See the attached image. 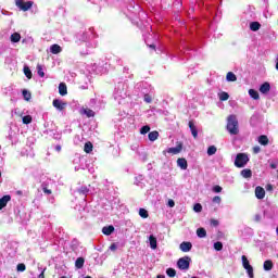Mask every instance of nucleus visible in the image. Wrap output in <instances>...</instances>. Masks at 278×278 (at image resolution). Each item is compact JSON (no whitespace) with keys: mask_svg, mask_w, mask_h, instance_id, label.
Here are the masks:
<instances>
[{"mask_svg":"<svg viewBox=\"0 0 278 278\" xmlns=\"http://www.w3.org/2000/svg\"><path fill=\"white\" fill-rule=\"evenodd\" d=\"M166 275H168L169 277H176L177 276V270H175V268H167L166 269Z\"/></svg>","mask_w":278,"mask_h":278,"instance_id":"obj_33","label":"nucleus"},{"mask_svg":"<svg viewBox=\"0 0 278 278\" xmlns=\"http://www.w3.org/2000/svg\"><path fill=\"white\" fill-rule=\"evenodd\" d=\"M16 194L21 197L23 194V191H16Z\"/></svg>","mask_w":278,"mask_h":278,"instance_id":"obj_58","label":"nucleus"},{"mask_svg":"<svg viewBox=\"0 0 278 278\" xmlns=\"http://www.w3.org/2000/svg\"><path fill=\"white\" fill-rule=\"evenodd\" d=\"M0 178H1V172H0Z\"/></svg>","mask_w":278,"mask_h":278,"instance_id":"obj_63","label":"nucleus"},{"mask_svg":"<svg viewBox=\"0 0 278 278\" xmlns=\"http://www.w3.org/2000/svg\"><path fill=\"white\" fill-rule=\"evenodd\" d=\"M92 149H94V147L92 146V142L88 141L85 143V147H84L85 153H92Z\"/></svg>","mask_w":278,"mask_h":278,"instance_id":"obj_25","label":"nucleus"},{"mask_svg":"<svg viewBox=\"0 0 278 278\" xmlns=\"http://www.w3.org/2000/svg\"><path fill=\"white\" fill-rule=\"evenodd\" d=\"M249 154L247 153H238L235 159V166L237 168H244L247 164H249Z\"/></svg>","mask_w":278,"mask_h":278,"instance_id":"obj_2","label":"nucleus"},{"mask_svg":"<svg viewBox=\"0 0 278 278\" xmlns=\"http://www.w3.org/2000/svg\"><path fill=\"white\" fill-rule=\"evenodd\" d=\"M273 267H274V264L271 260H267L263 264L264 270H270Z\"/></svg>","mask_w":278,"mask_h":278,"instance_id":"obj_26","label":"nucleus"},{"mask_svg":"<svg viewBox=\"0 0 278 278\" xmlns=\"http://www.w3.org/2000/svg\"><path fill=\"white\" fill-rule=\"evenodd\" d=\"M15 5L20 10H22V12H27L31 10V8L34 7V2L33 1L25 2V0H15Z\"/></svg>","mask_w":278,"mask_h":278,"instance_id":"obj_4","label":"nucleus"},{"mask_svg":"<svg viewBox=\"0 0 278 278\" xmlns=\"http://www.w3.org/2000/svg\"><path fill=\"white\" fill-rule=\"evenodd\" d=\"M84 264H86V260H85L84 257H78V258L75 261V266H76V268H78V269L84 268Z\"/></svg>","mask_w":278,"mask_h":278,"instance_id":"obj_20","label":"nucleus"},{"mask_svg":"<svg viewBox=\"0 0 278 278\" xmlns=\"http://www.w3.org/2000/svg\"><path fill=\"white\" fill-rule=\"evenodd\" d=\"M22 94H23L25 101H29V99H31V93L25 89L22 91Z\"/></svg>","mask_w":278,"mask_h":278,"instance_id":"obj_34","label":"nucleus"},{"mask_svg":"<svg viewBox=\"0 0 278 278\" xmlns=\"http://www.w3.org/2000/svg\"><path fill=\"white\" fill-rule=\"evenodd\" d=\"M266 190H267V191H273V185H270V184L267 185V186H266Z\"/></svg>","mask_w":278,"mask_h":278,"instance_id":"obj_52","label":"nucleus"},{"mask_svg":"<svg viewBox=\"0 0 278 278\" xmlns=\"http://www.w3.org/2000/svg\"><path fill=\"white\" fill-rule=\"evenodd\" d=\"M188 125H189V129L191 131L192 137L194 138V140H197V138H199V129L194 124V119L189 121Z\"/></svg>","mask_w":278,"mask_h":278,"instance_id":"obj_7","label":"nucleus"},{"mask_svg":"<svg viewBox=\"0 0 278 278\" xmlns=\"http://www.w3.org/2000/svg\"><path fill=\"white\" fill-rule=\"evenodd\" d=\"M149 242H150V248L155 250L157 249V238H155V236L151 235L149 237Z\"/></svg>","mask_w":278,"mask_h":278,"instance_id":"obj_18","label":"nucleus"},{"mask_svg":"<svg viewBox=\"0 0 278 278\" xmlns=\"http://www.w3.org/2000/svg\"><path fill=\"white\" fill-rule=\"evenodd\" d=\"M26 266H25V264H23V263H20L18 265H17V271L18 273H25V270H26Z\"/></svg>","mask_w":278,"mask_h":278,"instance_id":"obj_38","label":"nucleus"},{"mask_svg":"<svg viewBox=\"0 0 278 278\" xmlns=\"http://www.w3.org/2000/svg\"><path fill=\"white\" fill-rule=\"evenodd\" d=\"M211 225H213V227H218V220L217 219H211Z\"/></svg>","mask_w":278,"mask_h":278,"instance_id":"obj_50","label":"nucleus"},{"mask_svg":"<svg viewBox=\"0 0 278 278\" xmlns=\"http://www.w3.org/2000/svg\"><path fill=\"white\" fill-rule=\"evenodd\" d=\"M156 278H166L164 275H157Z\"/></svg>","mask_w":278,"mask_h":278,"instance_id":"obj_56","label":"nucleus"},{"mask_svg":"<svg viewBox=\"0 0 278 278\" xmlns=\"http://www.w3.org/2000/svg\"><path fill=\"white\" fill-rule=\"evenodd\" d=\"M226 81H238V76L233 72H228L226 75Z\"/></svg>","mask_w":278,"mask_h":278,"instance_id":"obj_22","label":"nucleus"},{"mask_svg":"<svg viewBox=\"0 0 278 278\" xmlns=\"http://www.w3.org/2000/svg\"><path fill=\"white\" fill-rule=\"evenodd\" d=\"M215 251H223V242L217 241L214 243Z\"/></svg>","mask_w":278,"mask_h":278,"instance_id":"obj_37","label":"nucleus"},{"mask_svg":"<svg viewBox=\"0 0 278 278\" xmlns=\"http://www.w3.org/2000/svg\"><path fill=\"white\" fill-rule=\"evenodd\" d=\"M194 212H203V206L201 205V203H197L193 206Z\"/></svg>","mask_w":278,"mask_h":278,"instance_id":"obj_40","label":"nucleus"},{"mask_svg":"<svg viewBox=\"0 0 278 278\" xmlns=\"http://www.w3.org/2000/svg\"><path fill=\"white\" fill-rule=\"evenodd\" d=\"M102 233H104V236H112V233H114V226H104L102 228Z\"/></svg>","mask_w":278,"mask_h":278,"instance_id":"obj_16","label":"nucleus"},{"mask_svg":"<svg viewBox=\"0 0 278 278\" xmlns=\"http://www.w3.org/2000/svg\"><path fill=\"white\" fill-rule=\"evenodd\" d=\"M148 138H149L150 142H155V140H157V138H160V132L157 130H153V131L149 132Z\"/></svg>","mask_w":278,"mask_h":278,"instance_id":"obj_15","label":"nucleus"},{"mask_svg":"<svg viewBox=\"0 0 278 278\" xmlns=\"http://www.w3.org/2000/svg\"><path fill=\"white\" fill-rule=\"evenodd\" d=\"M220 201H222V199H220L219 195H215V197L213 198V203L220 204Z\"/></svg>","mask_w":278,"mask_h":278,"instance_id":"obj_46","label":"nucleus"},{"mask_svg":"<svg viewBox=\"0 0 278 278\" xmlns=\"http://www.w3.org/2000/svg\"><path fill=\"white\" fill-rule=\"evenodd\" d=\"M149 131H151V127L149 125L142 126L140 129V134L142 135L149 134Z\"/></svg>","mask_w":278,"mask_h":278,"instance_id":"obj_36","label":"nucleus"},{"mask_svg":"<svg viewBox=\"0 0 278 278\" xmlns=\"http://www.w3.org/2000/svg\"><path fill=\"white\" fill-rule=\"evenodd\" d=\"M254 220H255V223H260V220H262V215L256 214V215L254 216Z\"/></svg>","mask_w":278,"mask_h":278,"instance_id":"obj_49","label":"nucleus"},{"mask_svg":"<svg viewBox=\"0 0 278 278\" xmlns=\"http://www.w3.org/2000/svg\"><path fill=\"white\" fill-rule=\"evenodd\" d=\"M143 100L146 101V103H151L153 101V98H151L149 93H146Z\"/></svg>","mask_w":278,"mask_h":278,"instance_id":"obj_42","label":"nucleus"},{"mask_svg":"<svg viewBox=\"0 0 278 278\" xmlns=\"http://www.w3.org/2000/svg\"><path fill=\"white\" fill-rule=\"evenodd\" d=\"M139 216L141 218H147L149 216V211L146 208H139Z\"/></svg>","mask_w":278,"mask_h":278,"instance_id":"obj_30","label":"nucleus"},{"mask_svg":"<svg viewBox=\"0 0 278 278\" xmlns=\"http://www.w3.org/2000/svg\"><path fill=\"white\" fill-rule=\"evenodd\" d=\"M269 166H270V168H273L274 170H275V168H277L276 163H270Z\"/></svg>","mask_w":278,"mask_h":278,"instance_id":"obj_53","label":"nucleus"},{"mask_svg":"<svg viewBox=\"0 0 278 278\" xmlns=\"http://www.w3.org/2000/svg\"><path fill=\"white\" fill-rule=\"evenodd\" d=\"M179 249L182 253H189V251H192V243L190 241H184L180 243Z\"/></svg>","mask_w":278,"mask_h":278,"instance_id":"obj_8","label":"nucleus"},{"mask_svg":"<svg viewBox=\"0 0 278 278\" xmlns=\"http://www.w3.org/2000/svg\"><path fill=\"white\" fill-rule=\"evenodd\" d=\"M258 142L263 146V147H267L268 142H270V140H268V136L266 135H261L258 137Z\"/></svg>","mask_w":278,"mask_h":278,"instance_id":"obj_19","label":"nucleus"},{"mask_svg":"<svg viewBox=\"0 0 278 278\" xmlns=\"http://www.w3.org/2000/svg\"><path fill=\"white\" fill-rule=\"evenodd\" d=\"M42 191L45 192V194H52V191L47 188V185H42Z\"/></svg>","mask_w":278,"mask_h":278,"instance_id":"obj_45","label":"nucleus"},{"mask_svg":"<svg viewBox=\"0 0 278 278\" xmlns=\"http://www.w3.org/2000/svg\"><path fill=\"white\" fill-rule=\"evenodd\" d=\"M260 92H262V94H268V92H270V84L264 83L263 85H261Z\"/></svg>","mask_w":278,"mask_h":278,"instance_id":"obj_13","label":"nucleus"},{"mask_svg":"<svg viewBox=\"0 0 278 278\" xmlns=\"http://www.w3.org/2000/svg\"><path fill=\"white\" fill-rule=\"evenodd\" d=\"M11 42H21V36H11Z\"/></svg>","mask_w":278,"mask_h":278,"instance_id":"obj_44","label":"nucleus"},{"mask_svg":"<svg viewBox=\"0 0 278 278\" xmlns=\"http://www.w3.org/2000/svg\"><path fill=\"white\" fill-rule=\"evenodd\" d=\"M241 260H242V266H243V268H250V266H251V263H249V258H247V255H242L241 256Z\"/></svg>","mask_w":278,"mask_h":278,"instance_id":"obj_27","label":"nucleus"},{"mask_svg":"<svg viewBox=\"0 0 278 278\" xmlns=\"http://www.w3.org/2000/svg\"><path fill=\"white\" fill-rule=\"evenodd\" d=\"M83 192H84V193L88 192V189H87V188H84Z\"/></svg>","mask_w":278,"mask_h":278,"instance_id":"obj_59","label":"nucleus"},{"mask_svg":"<svg viewBox=\"0 0 278 278\" xmlns=\"http://www.w3.org/2000/svg\"><path fill=\"white\" fill-rule=\"evenodd\" d=\"M10 201H12V197L10 194L3 195L0 199V210H3V207H5L8 203H10Z\"/></svg>","mask_w":278,"mask_h":278,"instance_id":"obj_10","label":"nucleus"},{"mask_svg":"<svg viewBox=\"0 0 278 278\" xmlns=\"http://www.w3.org/2000/svg\"><path fill=\"white\" fill-rule=\"evenodd\" d=\"M84 114H86L87 118L94 117V111H92L90 109H84Z\"/></svg>","mask_w":278,"mask_h":278,"instance_id":"obj_29","label":"nucleus"},{"mask_svg":"<svg viewBox=\"0 0 278 278\" xmlns=\"http://www.w3.org/2000/svg\"><path fill=\"white\" fill-rule=\"evenodd\" d=\"M216 151L217 149L215 148V146H210L207 149V155H215Z\"/></svg>","mask_w":278,"mask_h":278,"instance_id":"obj_35","label":"nucleus"},{"mask_svg":"<svg viewBox=\"0 0 278 278\" xmlns=\"http://www.w3.org/2000/svg\"><path fill=\"white\" fill-rule=\"evenodd\" d=\"M85 278H91L90 276H86Z\"/></svg>","mask_w":278,"mask_h":278,"instance_id":"obj_61","label":"nucleus"},{"mask_svg":"<svg viewBox=\"0 0 278 278\" xmlns=\"http://www.w3.org/2000/svg\"><path fill=\"white\" fill-rule=\"evenodd\" d=\"M227 131L230 136H238L240 134V129L238 128V117L236 115H229L227 117Z\"/></svg>","mask_w":278,"mask_h":278,"instance_id":"obj_1","label":"nucleus"},{"mask_svg":"<svg viewBox=\"0 0 278 278\" xmlns=\"http://www.w3.org/2000/svg\"><path fill=\"white\" fill-rule=\"evenodd\" d=\"M255 197L256 199H260V200L264 199V197H266V190H264L263 187L257 186L255 188Z\"/></svg>","mask_w":278,"mask_h":278,"instance_id":"obj_9","label":"nucleus"},{"mask_svg":"<svg viewBox=\"0 0 278 278\" xmlns=\"http://www.w3.org/2000/svg\"><path fill=\"white\" fill-rule=\"evenodd\" d=\"M59 94H61V97H66V94H68V88L66 87V83H60Z\"/></svg>","mask_w":278,"mask_h":278,"instance_id":"obj_12","label":"nucleus"},{"mask_svg":"<svg viewBox=\"0 0 278 278\" xmlns=\"http://www.w3.org/2000/svg\"><path fill=\"white\" fill-rule=\"evenodd\" d=\"M168 207H175V200L169 199L167 202Z\"/></svg>","mask_w":278,"mask_h":278,"instance_id":"obj_47","label":"nucleus"},{"mask_svg":"<svg viewBox=\"0 0 278 278\" xmlns=\"http://www.w3.org/2000/svg\"><path fill=\"white\" fill-rule=\"evenodd\" d=\"M248 275H249V278H253L254 277V274H253V266H250L248 268H245Z\"/></svg>","mask_w":278,"mask_h":278,"instance_id":"obj_41","label":"nucleus"},{"mask_svg":"<svg viewBox=\"0 0 278 278\" xmlns=\"http://www.w3.org/2000/svg\"><path fill=\"white\" fill-rule=\"evenodd\" d=\"M241 176H243L244 179H251V177H253V172L250 168L242 169Z\"/></svg>","mask_w":278,"mask_h":278,"instance_id":"obj_17","label":"nucleus"},{"mask_svg":"<svg viewBox=\"0 0 278 278\" xmlns=\"http://www.w3.org/2000/svg\"><path fill=\"white\" fill-rule=\"evenodd\" d=\"M277 178H278V170H277Z\"/></svg>","mask_w":278,"mask_h":278,"instance_id":"obj_62","label":"nucleus"},{"mask_svg":"<svg viewBox=\"0 0 278 278\" xmlns=\"http://www.w3.org/2000/svg\"><path fill=\"white\" fill-rule=\"evenodd\" d=\"M24 75L27 77V79H31V77H34V75L31 74V70L29 68V66H24Z\"/></svg>","mask_w":278,"mask_h":278,"instance_id":"obj_28","label":"nucleus"},{"mask_svg":"<svg viewBox=\"0 0 278 278\" xmlns=\"http://www.w3.org/2000/svg\"><path fill=\"white\" fill-rule=\"evenodd\" d=\"M260 151H262V148H260V146L253 148V153L257 154L260 153Z\"/></svg>","mask_w":278,"mask_h":278,"instance_id":"obj_48","label":"nucleus"},{"mask_svg":"<svg viewBox=\"0 0 278 278\" xmlns=\"http://www.w3.org/2000/svg\"><path fill=\"white\" fill-rule=\"evenodd\" d=\"M229 100V93H227L226 91H223L222 93H219V101H228Z\"/></svg>","mask_w":278,"mask_h":278,"instance_id":"obj_31","label":"nucleus"},{"mask_svg":"<svg viewBox=\"0 0 278 278\" xmlns=\"http://www.w3.org/2000/svg\"><path fill=\"white\" fill-rule=\"evenodd\" d=\"M11 36H21L18 33H13Z\"/></svg>","mask_w":278,"mask_h":278,"instance_id":"obj_57","label":"nucleus"},{"mask_svg":"<svg viewBox=\"0 0 278 278\" xmlns=\"http://www.w3.org/2000/svg\"><path fill=\"white\" fill-rule=\"evenodd\" d=\"M55 149H56V151H62V147L61 146H56Z\"/></svg>","mask_w":278,"mask_h":278,"instance_id":"obj_55","label":"nucleus"},{"mask_svg":"<svg viewBox=\"0 0 278 278\" xmlns=\"http://www.w3.org/2000/svg\"><path fill=\"white\" fill-rule=\"evenodd\" d=\"M260 27H262V24H260V22L250 23L251 31H260Z\"/></svg>","mask_w":278,"mask_h":278,"instance_id":"obj_21","label":"nucleus"},{"mask_svg":"<svg viewBox=\"0 0 278 278\" xmlns=\"http://www.w3.org/2000/svg\"><path fill=\"white\" fill-rule=\"evenodd\" d=\"M276 70L278 71V62L276 63Z\"/></svg>","mask_w":278,"mask_h":278,"instance_id":"obj_60","label":"nucleus"},{"mask_svg":"<svg viewBox=\"0 0 278 278\" xmlns=\"http://www.w3.org/2000/svg\"><path fill=\"white\" fill-rule=\"evenodd\" d=\"M22 121H23V124H24V125H29V124H31V121H33L31 115H25V116L22 118Z\"/></svg>","mask_w":278,"mask_h":278,"instance_id":"obj_32","label":"nucleus"},{"mask_svg":"<svg viewBox=\"0 0 278 278\" xmlns=\"http://www.w3.org/2000/svg\"><path fill=\"white\" fill-rule=\"evenodd\" d=\"M191 262H192V258H190V256L180 257L177 261V268H179V270H188L190 268Z\"/></svg>","mask_w":278,"mask_h":278,"instance_id":"obj_3","label":"nucleus"},{"mask_svg":"<svg viewBox=\"0 0 278 278\" xmlns=\"http://www.w3.org/2000/svg\"><path fill=\"white\" fill-rule=\"evenodd\" d=\"M177 166H179L181 170H188V161L185 157H179L177 160Z\"/></svg>","mask_w":278,"mask_h":278,"instance_id":"obj_11","label":"nucleus"},{"mask_svg":"<svg viewBox=\"0 0 278 278\" xmlns=\"http://www.w3.org/2000/svg\"><path fill=\"white\" fill-rule=\"evenodd\" d=\"M50 52L53 53V55H58V53H62V47H60L58 43H54L50 47Z\"/></svg>","mask_w":278,"mask_h":278,"instance_id":"obj_14","label":"nucleus"},{"mask_svg":"<svg viewBox=\"0 0 278 278\" xmlns=\"http://www.w3.org/2000/svg\"><path fill=\"white\" fill-rule=\"evenodd\" d=\"M148 47H149L150 49H153V51H155V45H154V43L148 45Z\"/></svg>","mask_w":278,"mask_h":278,"instance_id":"obj_54","label":"nucleus"},{"mask_svg":"<svg viewBox=\"0 0 278 278\" xmlns=\"http://www.w3.org/2000/svg\"><path fill=\"white\" fill-rule=\"evenodd\" d=\"M197 236H198V238H206L207 237V230H205V228H198L197 229Z\"/></svg>","mask_w":278,"mask_h":278,"instance_id":"obj_23","label":"nucleus"},{"mask_svg":"<svg viewBox=\"0 0 278 278\" xmlns=\"http://www.w3.org/2000/svg\"><path fill=\"white\" fill-rule=\"evenodd\" d=\"M37 73H38L39 77H45V71H42L41 65H37Z\"/></svg>","mask_w":278,"mask_h":278,"instance_id":"obj_39","label":"nucleus"},{"mask_svg":"<svg viewBox=\"0 0 278 278\" xmlns=\"http://www.w3.org/2000/svg\"><path fill=\"white\" fill-rule=\"evenodd\" d=\"M111 251H116V244L115 243H112L111 247H110Z\"/></svg>","mask_w":278,"mask_h":278,"instance_id":"obj_51","label":"nucleus"},{"mask_svg":"<svg viewBox=\"0 0 278 278\" xmlns=\"http://www.w3.org/2000/svg\"><path fill=\"white\" fill-rule=\"evenodd\" d=\"M52 105H53V108H55V110H58L59 112H62V111L66 110L67 103L63 102L60 99H54L52 101Z\"/></svg>","mask_w":278,"mask_h":278,"instance_id":"obj_6","label":"nucleus"},{"mask_svg":"<svg viewBox=\"0 0 278 278\" xmlns=\"http://www.w3.org/2000/svg\"><path fill=\"white\" fill-rule=\"evenodd\" d=\"M249 94L255 101H257L260 99V92H257V90H255V89H250Z\"/></svg>","mask_w":278,"mask_h":278,"instance_id":"obj_24","label":"nucleus"},{"mask_svg":"<svg viewBox=\"0 0 278 278\" xmlns=\"http://www.w3.org/2000/svg\"><path fill=\"white\" fill-rule=\"evenodd\" d=\"M192 278H197V277H192Z\"/></svg>","mask_w":278,"mask_h":278,"instance_id":"obj_64","label":"nucleus"},{"mask_svg":"<svg viewBox=\"0 0 278 278\" xmlns=\"http://www.w3.org/2000/svg\"><path fill=\"white\" fill-rule=\"evenodd\" d=\"M182 150H184V143L178 142L176 148H168L167 150H164L163 155H166V153H172V155H177Z\"/></svg>","mask_w":278,"mask_h":278,"instance_id":"obj_5","label":"nucleus"},{"mask_svg":"<svg viewBox=\"0 0 278 278\" xmlns=\"http://www.w3.org/2000/svg\"><path fill=\"white\" fill-rule=\"evenodd\" d=\"M213 192H215V193H220V192H223V187H220V186H218V185L214 186V187H213Z\"/></svg>","mask_w":278,"mask_h":278,"instance_id":"obj_43","label":"nucleus"}]
</instances>
